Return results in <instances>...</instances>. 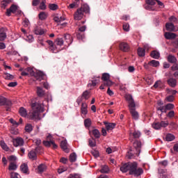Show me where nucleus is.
I'll return each mask as SVG.
<instances>
[{
  "mask_svg": "<svg viewBox=\"0 0 178 178\" xmlns=\"http://www.w3.org/2000/svg\"><path fill=\"white\" fill-rule=\"evenodd\" d=\"M120 169L122 173H127L129 172V175L136 176V177L141 176L144 173L143 168H138V164L136 162L124 163Z\"/></svg>",
  "mask_w": 178,
  "mask_h": 178,
  "instance_id": "nucleus-1",
  "label": "nucleus"
},
{
  "mask_svg": "<svg viewBox=\"0 0 178 178\" xmlns=\"http://www.w3.org/2000/svg\"><path fill=\"white\" fill-rule=\"evenodd\" d=\"M32 111L29 114V118L32 120L40 119V113L44 112V106L40 102H35L31 104Z\"/></svg>",
  "mask_w": 178,
  "mask_h": 178,
  "instance_id": "nucleus-2",
  "label": "nucleus"
},
{
  "mask_svg": "<svg viewBox=\"0 0 178 178\" xmlns=\"http://www.w3.org/2000/svg\"><path fill=\"white\" fill-rule=\"evenodd\" d=\"M84 13H90V6L87 4H83L80 8H78L74 14V20H81L84 17Z\"/></svg>",
  "mask_w": 178,
  "mask_h": 178,
  "instance_id": "nucleus-3",
  "label": "nucleus"
},
{
  "mask_svg": "<svg viewBox=\"0 0 178 178\" xmlns=\"http://www.w3.org/2000/svg\"><path fill=\"white\" fill-rule=\"evenodd\" d=\"M14 147H23L24 145V139L17 137L13 140Z\"/></svg>",
  "mask_w": 178,
  "mask_h": 178,
  "instance_id": "nucleus-4",
  "label": "nucleus"
},
{
  "mask_svg": "<svg viewBox=\"0 0 178 178\" xmlns=\"http://www.w3.org/2000/svg\"><path fill=\"white\" fill-rule=\"evenodd\" d=\"M63 39L65 40L64 42L67 47H69L73 42V37L69 33L64 34Z\"/></svg>",
  "mask_w": 178,
  "mask_h": 178,
  "instance_id": "nucleus-5",
  "label": "nucleus"
},
{
  "mask_svg": "<svg viewBox=\"0 0 178 178\" xmlns=\"http://www.w3.org/2000/svg\"><path fill=\"white\" fill-rule=\"evenodd\" d=\"M165 29L167 30V31H178V25L177 26H175V24H173V23L170 22V23H166L165 24Z\"/></svg>",
  "mask_w": 178,
  "mask_h": 178,
  "instance_id": "nucleus-6",
  "label": "nucleus"
},
{
  "mask_svg": "<svg viewBox=\"0 0 178 178\" xmlns=\"http://www.w3.org/2000/svg\"><path fill=\"white\" fill-rule=\"evenodd\" d=\"M0 105L1 106H12V101L6 99L5 97H0Z\"/></svg>",
  "mask_w": 178,
  "mask_h": 178,
  "instance_id": "nucleus-7",
  "label": "nucleus"
},
{
  "mask_svg": "<svg viewBox=\"0 0 178 178\" xmlns=\"http://www.w3.org/2000/svg\"><path fill=\"white\" fill-rule=\"evenodd\" d=\"M119 48L122 52H129L130 51V46L127 42H122L120 43Z\"/></svg>",
  "mask_w": 178,
  "mask_h": 178,
  "instance_id": "nucleus-8",
  "label": "nucleus"
},
{
  "mask_svg": "<svg viewBox=\"0 0 178 178\" xmlns=\"http://www.w3.org/2000/svg\"><path fill=\"white\" fill-rule=\"evenodd\" d=\"M60 147L63 150H64L67 154L70 152V149H69V145L67 144V140H64L60 143Z\"/></svg>",
  "mask_w": 178,
  "mask_h": 178,
  "instance_id": "nucleus-9",
  "label": "nucleus"
},
{
  "mask_svg": "<svg viewBox=\"0 0 178 178\" xmlns=\"http://www.w3.org/2000/svg\"><path fill=\"white\" fill-rule=\"evenodd\" d=\"M17 10V6L16 5H12L9 9H7L6 15L7 16H10V13H16V11Z\"/></svg>",
  "mask_w": 178,
  "mask_h": 178,
  "instance_id": "nucleus-10",
  "label": "nucleus"
},
{
  "mask_svg": "<svg viewBox=\"0 0 178 178\" xmlns=\"http://www.w3.org/2000/svg\"><path fill=\"white\" fill-rule=\"evenodd\" d=\"M8 35H6V31L3 28L0 29V41L2 42L5 41Z\"/></svg>",
  "mask_w": 178,
  "mask_h": 178,
  "instance_id": "nucleus-11",
  "label": "nucleus"
},
{
  "mask_svg": "<svg viewBox=\"0 0 178 178\" xmlns=\"http://www.w3.org/2000/svg\"><path fill=\"white\" fill-rule=\"evenodd\" d=\"M54 42L56 45H58V47H62L63 45H65V47H67V44L65 42L63 38H57Z\"/></svg>",
  "mask_w": 178,
  "mask_h": 178,
  "instance_id": "nucleus-12",
  "label": "nucleus"
},
{
  "mask_svg": "<svg viewBox=\"0 0 178 178\" xmlns=\"http://www.w3.org/2000/svg\"><path fill=\"white\" fill-rule=\"evenodd\" d=\"M104 124L106 126V129L107 130V131H112L113 129L116 127V124L113 123V122H104Z\"/></svg>",
  "mask_w": 178,
  "mask_h": 178,
  "instance_id": "nucleus-13",
  "label": "nucleus"
},
{
  "mask_svg": "<svg viewBox=\"0 0 178 178\" xmlns=\"http://www.w3.org/2000/svg\"><path fill=\"white\" fill-rule=\"evenodd\" d=\"M129 137H130L131 141H133V139H131V137H133V138H140V137H141V132L138 131H135L133 133L129 134Z\"/></svg>",
  "mask_w": 178,
  "mask_h": 178,
  "instance_id": "nucleus-14",
  "label": "nucleus"
},
{
  "mask_svg": "<svg viewBox=\"0 0 178 178\" xmlns=\"http://www.w3.org/2000/svg\"><path fill=\"white\" fill-rule=\"evenodd\" d=\"M34 33L36 35H42L45 33V31L40 26H36L34 29Z\"/></svg>",
  "mask_w": 178,
  "mask_h": 178,
  "instance_id": "nucleus-15",
  "label": "nucleus"
},
{
  "mask_svg": "<svg viewBox=\"0 0 178 178\" xmlns=\"http://www.w3.org/2000/svg\"><path fill=\"white\" fill-rule=\"evenodd\" d=\"M164 36L166 40H173L176 38L177 35L171 32H165Z\"/></svg>",
  "mask_w": 178,
  "mask_h": 178,
  "instance_id": "nucleus-16",
  "label": "nucleus"
},
{
  "mask_svg": "<svg viewBox=\"0 0 178 178\" xmlns=\"http://www.w3.org/2000/svg\"><path fill=\"white\" fill-rule=\"evenodd\" d=\"M28 156L29 159L31 161H35L37 160V153L35 152V150H31Z\"/></svg>",
  "mask_w": 178,
  "mask_h": 178,
  "instance_id": "nucleus-17",
  "label": "nucleus"
},
{
  "mask_svg": "<svg viewBox=\"0 0 178 178\" xmlns=\"http://www.w3.org/2000/svg\"><path fill=\"white\" fill-rule=\"evenodd\" d=\"M35 77L36 79V80H38L39 81H41L42 80H44V72H37L36 73H35Z\"/></svg>",
  "mask_w": 178,
  "mask_h": 178,
  "instance_id": "nucleus-18",
  "label": "nucleus"
},
{
  "mask_svg": "<svg viewBox=\"0 0 178 178\" xmlns=\"http://www.w3.org/2000/svg\"><path fill=\"white\" fill-rule=\"evenodd\" d=\"M168 84L172 88H175L177 84V81L174 78H170L168 81Z\"/></svg>",
  "mask_w": 178,
  "mask_h": 178,
  "instance_id": "nucleus-19",
  "label": "nucleus"
},
{
  "mask_svg": "<svg viewBox=\"0 0 178 178\" xmlns=\"http://www.w3.org/2000/svg\"><path fill=\"white\" fill-rule=\"evenodd\" d=\"M129 112L134 120H138V118L140 117V115H138V112H137L136 109H131Z\"/></svg>",
  "mask_w": 178,
  "mask_h": 178,
  "instance_id": "nucleus-20",
  "label": "nucleus"
},
{
  "mask_svg": "<svg viewBox=\"0 0 178 178\" xmlns=\"http://www.w3.org/2000/svg\"><path fill=\"white\" fill-rule=\"evenodd\" d=\"M150 56L154 59H159L161 58V54L156 50H154L151 52Z\"/></svg>",
  "mask_w": 178,
  "mask_h": 178,
  "instance_id": "nucleus-21",
  "label": "nucleus"
},
{
  "mask_svg": "<svg viewBox=\"0 0 178 178\" xmlns=\"http://www.w3.org/2000/svg\"><path fill=\"white\" fill-rule=\"evenodd\" d=\"M88 106L86 103L81 104V112L82 115H87L88 113V111L87 110Z\"/></svg>",
  "mask_w": 178,
  "mask_h": 178,
  "instance_id": "nucleus-22",
  "label": "nucleus"
},
{
  "mask_svg": "<svg viewBox=\"0 0 178 178\" xmlns=\"http://www.w3.org/2000/svg\"><path fill=\"white\" fill-rule=\"evenodd\" d=\"M167 60L170 63H176V62H177V58H176L175 56L170 54L167 58Z\"/></svg>",
  "mask_w": 178,
  "mask_h": 178,
  "instance_id": "nucleus-23",
  "label": "nucleus"
},
{
  "mask_svg": "<svg viewBox=\"0 0 178 178\" xmlns=\"http://www.w3.org/2000/svg\"><path fill=\"white\" fill-rule=\"evenodd\" d=\"M47 170V165L45 164H40L38 166V173H44Z\"/></svg>",
  "mask_w": 178,
  "mask_h": 178,
  "instance_id": "nucleus-24",
  "label": "nucleus"
},
{
  "mask_svg": "<svg viewBox=\"0 0 178 178\" xmlns=\"http://www.w3.org/2000/svg\"><path fill=\"white\" fill-rule=\"evenodd\" d=\"M54 22H56V23H60L61 22H64V20H65V17L56 15L54 17Z\"/></svg>",
  "mask_w": 178,
  "mask_h": 178,
  "instance_id": "nucleus-25",
  "label": "nucleus"
},
{
  "mask_svg": "<svg viewBox=\"0 0 178 178\" xmlns=\"http://www.w3.org/2000/svg\"><path fill=\"white\" fill-rule=\"evenodd\" d=\"M51 138H52V136L51 135H49L47 138V140L43 141V144L45 147H51V141H52V140Z\"/></svg>",
  "mask_w": 178,
  "mask_h": 178,
  "instance_id": "nucleus-26",
  "label": "nucleus"
},
{
  "mask_svg": "<svg viewBox=\"0 0 178 178\" xmlns=\"http://www.w3.org/2000/svg\"><path fill=\"white\" fill-rule=\"evenodd\" d=\"M20 169L22 173H25L26 175L29 173V166H27V164L26 163L22 164L20 166Z\"/></svg>",
  "mask_w": 178,
  "mask_h": 178,
  "instance_id": "nucleus-27",
  "label": "nucleus"
},
{
  "mask_svg": "<svg viewBox=\"0 0 178 178\" xmlns=\"http://www.w3.org/2000/svg\"><path fill=\"white\" fill-rule=\"evenodd\" d=\"M19 113L22 118H26L27 116V110L24 107H21L19 110Z\"/></svg>",
  "mask_w": 178,
  "mask_h": 178,
  "instance_id": "nucleus-28",
  "label": "nucleus"
},
{
  "mask_svg": "<svg viewBox=\"0 0 178 178\" xmlns=\"http://www.w3.org/2000/svg\"><path fill=\"white\" fill-rule=\"evenodd\" d=\"M100 173H109V167L106 165L101 166Z\"/></svg>",
  "mask_w": 178,
  "mask_h": 178,
  "instance_id": "nucleus-29",
  "label": "nucleus"
},
{
  "mask_svg": "<svg viewBox=\"0 0 178 178\" xmlns=\"http://www.w3.org/2000/svg\"><path fill=\"white\" fill-rule=\"evenodd\" d=\"M90 97L91 95H90V92H88V90H86L83 92L81 98L87 101V99H88Z\"/></svg>",
  "mask_w": 178,
  "mask_h": 178,
  "instance_id": "nucleus-30",
  "label": "nucleus"
},
{
  "mask_svg": "<svg viewBox=\"0 0 178 178\" xmlns=\"http://www.w3.org/2000/svg\"><path fill=\"white\" fill-rule=\"evenodd\" d=\"M12 3V0H2L1 2V8L5 9L9 3Z\"/></svg>",
  "mask_w": 178,
  "mask_h": 178,
  "instance_id": "nucleus-31",
  "label": "nucleus"
},
{
  "mask_svg": "<svg viewBox=\"0 0 178 178\" xmlns=\"http://www.w3.org/2000/svg\"><path fill=\"white\" fill-rule=\"evenodd\" d=\"M37 95L38 97H44L45 95V92L40 87H37Z\"/></svg>",
  "mask_w": 178,
  "mask_h": 178,
  "instance_id": "nucleus-32",
  "label": "nucleus"
},
{
  "mask_svg": "<svg viewBox=\"0 0 178 178\" xmlns=\"http://www.w3.org/2000/svg\"><path fill=\"white\" fill-rule=\"evenodd\" d=\"M149 66H152L153 67H158V66H159V61L152 60L149 62Z\"/></svg>",
  "mask_w": 178,
  "mask_h": 178,
  "instance_id": "nucleus-33",
  "label": "nucleus"
},
{
  "mask_svg": "<svg viewBox=\"0 0 178 178\" xmlns=\"http://www.w3.org/2000/svg\"><path fill=\"white\" fill-rule=\"evenodd\" d=\"M92 133L94 137H95V138H99V137H101V133H99V131L97 129H93L92 131Z\"/></svg>",
  "mask_w": 178,
  "mask_h": 178,
  "instance_id": "nucleus-34",
  "label": "nucleus"
},
{
  "mask_svg": "<svg viewBox=\"0 0 178 178\" xmlns=\"http://www.w3.org/2000/svg\"><path fill=\"white\" fill-rule=\"evenodd\" d=\"M49 49L50 52H52V54H57V52H59L58 50V48H56V46L55 44H53L52 46L49 47Z\"/></svg>",
  "mask_w": 178,
  "mask_h": 178,
  "instance_id": "nucleus-35",
  "label": "nucleus"
},
{
  "mask_svg": "<svg viewBox=\"0 0 178 178\" xmlns=\"http://www.w3.org/2000/svg\"><path fill=\"white\" fill-rule=\"evenodd\" d=\"M38 16L40 20H45L47 17H48V14H47L45 12H41L39 13Z\"/></svg>",
  "mask_w": 178,
  "mask_h": 178,
  "instance_id": "nucleus-36",
  "label": "nucleus"
},
{
  "mask_svg": "<svg viewBox=\"0 0 178 178\" xmlns=\"http://www.w3.org/2000/svg\"><path fill=\"white\" fill-rule=\"evenodd\" d=\"M69 159L70 162H76V161L77 160V155L76 154V153L70 154Z\"/></svg>",
  "mask_w": 178,
  "mask_h": 178,
  "instance_id": "nucleus-37",
  "label": "nucleus"
},
{
  "mask_svg": "<svg viewBox=\"0 0 178 178\" xmlns=\"http://www.w3.org/2000/svg\"><path fill=\"white\" fill-rule=\"evenodd\" d=\"M97 79H93L92 81V83H88V87H90V86H92L93 87H95V86H97V83H99V79H101V76H97Z\"/></svg>",
  "mask_w": 178,
  "mask_h": 178,
  "instance_id": "nucleus-38",
  "label": "nucleus"
},
{
  "mask_svg": "<svg viewBox=\"0 0 178 178\" xmlns=\"http://www.w3.org/2000/svg\"><path fill=\"white\" fill-rule=\"evenodd\" d=\"M138 56H145V49L141 48V47H139L138 49Z\"/></svg>",
  "mask_w": 178,
  "mask_h": 178,
  "instance_id": "nucleus-39",
  "label": "nucleus"
},
{
  "mask_svg": "<svg viewBox=\"0 0 178 178\" xmlns=\"http://www.w3.org/2000/svg\"><path fill=\"white\" fill-rule=\"evenodd\" d=\"M80 3V0H77L76 2H74L69 5L68 8L70 9H74V8H77Z\"/></svg>",
  "mask_w": 178,
  "mask_h": 178,
  "instance_id": "nucleus-40",
  "label": "nucleus"
},
{
  "mask_svg": "<svg viewBox=\"0 0 178 178\" xmlns=\"http://www.w3.org/2000/svg\"><path fill=\"white\" fill-rule=\"evenodd\" d=\"M25 131L26 133H31L33 131V125L31 124H27L25 126Z\"/></svg>",
  "mask_w": 178,
  "mask_h": 178,
  "instance_id": "nucleus-41",
  "label": "nucleus"
},
{
  "mask_svg": "<svg viewBox=\"0 0 178 178\" xmlns=\"http://www.w3.org/2000/svg\"><path fill=\"white\" fill-rule=\"evenodd\" d=\"M16 169H17V165L11 162L8 166V170H16Z\"/></svg>",
  "mask_w": 178,
  "mask_h": 178,
  "instance_id": "nucleus-42",
  "label": "nucleus"
},
{
  "mask_svg": "<svg viewBox=\"0 0 178 178\" xmlns=\"http://www.w3.org/2000/svg\"><path fill=\"white\" fill-rule=\"evenodd\" d=\"M111 79V75H109V74L108 73H104L102 74V80L104 82V81H106L108 80H110Z\"/></svg>",
  "mask_w": 178,
  "mask_h": 178,
  "instance_id": "nucleus-43",
  "label": "nucleus"
},
{
  "mask_svg": "<svg viewBox=\"0 0 178 178\" xmlns=\"http://www.w3.org/2000/svg\"><path fill=\"white\" fill-rule=\"evenodd\" d=\"M175 135H173L172 134H168L165 136L166 141H173V140H175Z\"/></svg>",
  "mask_w": 178,
  "mask_h": 178,
  "instance_id": "nucleus-44",
  "label": "nucleus"
},
{
  "mask_svg": "<svg viewBox=\"0 0 178 178\" xmlns=\"http://www.w3.org/2000/svg\"><path fill=\"white\" fill-rule=\"evenodd\" d=\"M49 8L50 9V10H58L59 6H58V5L55 3H50L49 4Z\"/></svg>",
  "mask_w": 178,
  "mask_h": 178,
  "instance_id": "nucleus-45",
  "label": "nucleus"
},
{
  "mask_svg": "<svg viewBox=\"0 0 178 178\" xmlns=\"http://www.w3.org/2000/svg\"><path fill=\"white\" fill-rule=\"evenodd\" d=\"M0 145H1V148L3 149H4V151H8L9 150V147H8V145H6V143H5L4 141L1 140L0 141Z\"/></svg>",
  "mask_w": 178,
  "mask_h": 178,
  "instance_id": "nucleus-46",
  "label": "nucleus"
},
{
  "mask_svg": "<svg viewBox=\"0 0 178 178\" xmlns=\"http://www.w3.org/2000/svg\"><path fill=\"white\" fill-rule=\"evenodd\" d=\"M128 104L129 111H131V109H136V102H134V100H132V102H129Z\"/></svg>",
  "mask_w": 178,
  "mask_h": 178,
  "instance_id": "nucleus-47",
  "label": "nucleus"
},
{
  "mask_svg": "<svg viewBox=\"0 0 178 178\" xmlns=\"http://www.w3.org/2000/svg\"><path fill=\"white\" fill-rule=\"evenodd\" d=\"M88 143L90 147H97V142H95V140H94V138L89 139Z\"/></svg>",
  "mask_w": 178,
  "mask_h": 178,
  "instance_id": "nucleus-48",
  "label": "nucleus"
},
{
  "mask_svg": "<svg viewBox=\"0 0 178 178\" xmlns=\"http://www.w3.org/2000/svg\"><path fill=\"white\" fill-rule=\"evenodd\" d=\"M172 109H175V104H168L165 105V111H172Z\"/></svg>",
  "mask_w": 178,
  "mask_h": 178,
  "instance_id": "nucleus-49",
  "label": "nucleus"
},
{
  "mask_svg": "<svg viewBox=\"0 0 178 178\" xmlns=\"http://www.w3.org/2000/svg\"><path fill=\"white\" fill-rule=\"evenodd\" d=\"M153 129H155V130H159L161 129V122H154L152 124Z\"/></svg>",
  "mask_w": 178,
  "mask_h": 178,
  "instance_id": "nucleus-50",
  "label": "nucleus"
},
{
  "mask_svg": "<svg viewBox=\"0 0 178 178\" xmlns=\"http://www.w3.org/2000/svg\"><path fill=\"white\" fill-rule=\"evenodd\" d=\"M4 78L6 79V80H13L14 76H13V75L10 74L9 73H5Z\"/></svg>",
  "mask_w": 178,
  "mask_h": 178,
  "instance_id": "nucleus-51",
  "label": "nucleus"
},
{
  "mask_svg": "<svg viewBox=\"0 0 178 178\" xmlns=\"http://www.w3.org/2000/svg\"><path fill=\"white\" fill-rule=\"evenodd\" d=\"M104 86H106L107 87H111V86H113V82L111 81V79L104 81Z\"/></svg>",
  "mask_w": 178,
  "mask_h": 178,
  "instance_id": "nucleus-52",
  "label": "nucleus"
},
{
  "mask_svg": "<svg viewBox=\"0 0 178 178\" xmlns=\"http://www.w3.org/2000/svg\"><path fill=\"white\" fill-rule=\"evenodd\" d=\"M169 21L170 22V23H175L176 24H178L177 18H176L175 16H171L169 18Z\"/></svg>",
  "mask_w": 178,
  "mask_h": 178,
  "instance_id": "nucleus-53",
  "label": "nucleus"
},
{
  "mask_svg": "<svg viewBox=\"0 0 178 178\" xmlns=\"http://www.w3.org/2000/svg\"><path fill=\"white\" fill-rule=\"evenodd\" d=\"M125 99L128 102V103L134 101V99H133V96H131V95H125Z\"/></svg>",
  "mask_w": 178,
  "mask_h": 178,
  "instance_id": "nucleus-54",
  "label": "nucleus"
},
{
  "mask_svg": "<svg viewBox=\"0 0 178 178\" xmlns=\"http://www.w3.org/2000/svg\"><path fill=\"white\" fill-rule=\"evenodd\" d=\"M157 111H160L161 112H162V113H166V107L165 106H160L157 107Z\"/></svg>",
  "mask_w": 178,
  "mask_h": 178,
  "instance_id": "nucleus-55",
  "label": "nucleus"
},
{
  "mask_svg": "<svg viewBox=\"0 0 178 178\" xmlns=\"http://www.w3.org/2000/svg\"><path fill=\"white\" fill-rule=\"evenodd\" d=\"M130 30V25L127 23L123 24V31H129Z\"/></svg>",
  "mask_w": 178,
  "mask_h": 178,
  "instance_id": "nucleus-56",
  "label": "nucleus"
},
{
  "mask_svg": "<svg viewBox=\"0 0 178 178\" xmlns=\"http://www.w3.org/2000/svg\"><path fill=\"white\" fill-rule=\"evenodd\" d=\"M134 148L141 147V142H140L138 140H135L134 143Z\"/></svg>",
  "mask_w": 178,
  "mask_h": 178,
  "instance_id": "nucleus-57",
  "label": "nucleus"
},
{
  "mask_svg": "<svg viewBox=\"0 0 178 178\" xmlns=\"http://www.w3.org/2000/svg\"><path fill=\"white\" fill-rule=\"evenodd\" d=\"M85 127H90L91 126V120L86 119L84 120Z\"/></svg>",
  "mask_w": 178,
  "mask_h": 178,
  "instance_id": "nucleus-58",
  "label": "nucleus"
},
{
  "mask_svg": "<svg viewBox=\"0 0 178 178\" xmlns=\"http://www.w3.org/2000/svg\"><path fill=\"white\" fill-rule=\"evenodd\" d=\"M167 102H173L175 101V97L173 95H170L165 98Z\"/></svg>",
  "mask_w": 178,
  "mask_h": 178,
  "instance_id": "nucleus-59",
  "label": "nucleus"
},
{
  "mask_svg": "<svg viewBox=\"0 0 178 178\" xmlns=\"http://www.w3.org/2000/svg\"><path fill=\"white\" fill-rule=\"evenodd\" d=\"M156 2V0H146V3L147 5H150L151 6H154Z\"/></svg>",
  "mask_w": 178,
  "mask_h": 178,
  "instance_id": "nucleus-60",
  "label": "nucleus"
},
{
  "mask_svg": "<svg viewBox=\"0 0 178 178\" xmlns=\"http://www.w3.org/2000/svg\"><path fill=\"white\" fill-rule=\"evenodd\" d=\"M160 126H161V127H168V126H169V122L161 121L160 122Z\"/></svg>",
  "mask_w": 178,
  "mask_h": 178,
  "instance_id": "nucleus-61",
  "label": "nucleus"
},
{
  "mask_svg": "<svg viewBox=\"0 0 178 178\" xmlns=\"http://www.w3.org/2000/svg\"><path fill=\"white\" fill-rule=\"evenodd\" d=\"M10 178H20V175L17 172H11Z\"/></svg>",
  "mask_w": 178,
  "mask_h": 178,
  "instance_id": "nucleus-62",
  "label": "nucleus"
},
{
  "mask_svg": "<svg viewBox=\"0 0 178 178\" xmlns=\"http://www.w3.org/2000/svg\"><path fill=\"white\" fill-rule=\"evenodd\" d=\"M168 118H175V111H170L167 114Z\"/></svg>",
  "mask_w": 178,
  "mask_h": 178,
  "instance_id": "nucleus-63",
  "label": "nucleus"
},
{
  "mask_svg": "<svg viewBox=\"0 0 178 178\" xmlns=\"http://www.w3.org/2000/svg\"><path fill=\"white\" fill-rule=\"evenodd\" d=\"M171 70H173L174 72L176 70H178V64H175L171 67Z\"/></svg>",
  "mask_w": 178,
  "mask_h": 178,
  "instance_id": "nucleus-64",
  "label": "nucleus"
}]
</instances>
